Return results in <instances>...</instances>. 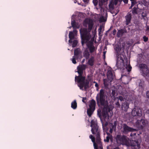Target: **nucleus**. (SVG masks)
<instances>
[{
  "mask_svg": "<svg viewBox=\"0 0 149 149\" xmlns=\"http://www.w3.org/2000/svg\"><path fill=\"white\" fill-rule=\"evenodd\" d=\"M113 149H119V148H118V147H116V148H114Z\"/></svg>",
  "mask_w": 149,
  "mask_h": 149,
  "instance_id": "680f3d73",
  "label": "nucleus"
},
{
  "mask_svg": "<svg viewBox=\"0 0 149 149\" xmlns=\"http://www.w3.org/2000/svg\"><path fill=\"white\" fill-rule=\"evenodd\" d=\"M116 122H115L114 123V124H112L111 125V129H115L116 128Z\"/></svg>",
  "mask_w": 149,
  "mask_h": 149,
  "instance_id": "473e14b6",
  "label": "nucleus"
},
{
  "mask_svg": "<svg viewBox=\"0 0 149 149\" xmlns=\"http://www.w3.org/2000/svg\"><path fill=\"white\" fill-rule=\"evenodd\" d=\"M94 137L93 136L92 134H91L90 135L89 138L91 139L93 138Z\"/></svg>",
  "mask_w": 149,
  "mask_h": 149,
  "instance_id": "6e6d98bb",
  "label": "nucleus"
},
{
  "mask_svg": "<svg viewBox=\"0 0 149 149\" xmlns=\"http://www.w3.org/2000/svg\"><path fill=\"white\" fill-rule=\"evenodd\" d=\"M96 102L94 99H92L89 105V108L87 109V115L91 117L93 114L95 109Z\"/></svg>",
  "mask_w": 149,
  "mask_h": 149,
  "instance_id": "6e6552de",
  "label": "nucleus"
},
{
  "mask_svg": "<svg viewBox=\"0 0 149 149\" xmlns=\"http://www.w3.org/2000/svg\"><path fill=\"white\" fill-rule=\"evenodd\" d=\"M78 43V41L76 40H73L72 42V47H75L76 46Z\"/></svg>",
  "mask_w": 149,
  "mask_h": 149,
  "instance_id": "7c9ffc66",
  "label": "nucleus"
},
{
  "mask_svg": "<svg viewBox=\"0 0 149 149\" xmlns=\"http://www.w3.org/2000/svg\"><path fill=\"white\" fill-rule=\"evenodd\" d=\"M131 1H134L135 0H130Z\"/></svg>",
  "mask_w": 149,
  "mask_h": 149,
  "instance_id": "774afa93",
  "label": "nucleus"
},
{
  "mask_svg": "<svg viewBox=\"0 0 149 149\" xmlns=\"http://www.w3.org/2000/svg\"><path fill=\"white\" fill-rule=\"evenodd\" d=\"M78 58H77L75 56H73L72 58V62L74 64H76L77 63L76 61V59H78Z\"/></svg>",
  "mask_w": 149,
  "mask_h": 149,
  "instance_id": "2f4dec72",
  "label": "nucleus"
},
{
  "mask_svg": "<svg viewBox=\"0 0 149 149\" xmlns=\"http://www.w3.org/2000/svg\"><path fill=\"white\" fill-rule=\"evenodd\" d=\"M143 54L144 53H141L138 54V55L139 57H141L142 56H143Z\"/></svg>",
  "mask_w": 149,
  "mask_h": 149,
  "instance_id": "09e8293b",
  "label": "nucleus"
},
{
  "mask_svg": "<svg viewBox=\"0 0 149 149\" xmlns=\"http://www.w3.org/2000/svg\"><path fill=\"white\" fill-rule=\"evenodd\" d=\"M126 32L125 30L121 29L118 30L117 32V36L118 38L122 36L124 33Z\"/></svg>",
  "mask_w": 149,
  "mask_h": 149,
  "instance_id": "412c9836",
  "label": "nucleus"
},
{
  "mask_svg": "<svg viewBox=\"0 0 149 149\" xmlns=\"http://www.w3.org/2000/svg\"><path fill=\"white\" fill-rule=\"evenodd\" d=\"M86 97H83L82 98V101L84 103H86V102L84 100H86Z\"/></svg>",
  "mask_w": 149,
  "mask_h": 149,
  "instance_id": "49530a36",
  "label": "nucleus"
},
{
  "mask_svg": "<svg viewBox=\"0 0 149 149\" xmlns=\"http://www.w3.org/2000/svg\"><path fill=\"white\" fill-rule=\"evenodd\" d=\"M93 2L94 5V6H96L97 5L98 1L97 0H93Z\"/></svg>",
  "mask_w": 149,
  "mask_h": 149,
  "instance_id": "e433bc0d",
  "label": "nucleus"
},
{
  "mask_svg": "<svg viewBox=\"0 0 149 149\" xmlns=\"http://www.w3.org/2000/svg\"><path fill=\"white\" fill-rule=\"evenodd\" d=\"M127 71L128 72H130L132 69V67L130 66H129L128 67H127Z\"/></svg>",
  "mask_w": 149,
  "mask_h": 149,
  "instance_id": "37998d69",
  "label": "nucleus"
},
{
  "mask_svg": "<svg viewBox=\"0 0 149 149\" xmlns=\"http://www.w3.org/2000/svg\"><path fill=\"white\" fill-rule=\"evenodd\" d=\"M112 27V26H111L110 28L107 31V32H109V31H110V30H111V28Z\"/></svg>",
  "mask_w": 149,
  "mask_h": 149,
  "instance_id": "bf43d9fd",
  "label": "nucleus"
},
{
  "mask_svg": "<svg viewBox=\"0 0 149 149\" xmlns=\"http://www.w3.org/2000/svg\"><path fill=\"white\" fill-rule=\"evenodd\" d=\"M147 14L146 12H143L141 14V16L144 19H145V17H146Z\"/></svg>",
  "mask_w": 149,
  "mask_h": 149,
  "instance_id": "f704fd0d",
  "label": "nucleus"
},
{
  "mask_svg": "<svg viewBox=\"0 0 149 149\" xmlns=\"http://www.w3.org/2000/svg\"><path fill=\"white\" fill-rule=\"evenodd\" d=\"M123 133L127 134L130 132H134L138 130L137 129L131 128L128 126L126 124H123Z\"/></svg>",
  "mask_w": 149,
  "mask_h": 149,
  "instance_id": "9d476101",
  "label": "nucleus"
},
{
  "mask_svg": "<svg viewBox=\"0 0 149 149\" xmlns=\"http://www.w3.org/2000/svg\"><path fill=\"white\" fill-rule=\"evenodd\" d=\"M86 65L85 64H82L78 66L77 67L84 71V70L86 69Z\"/></svg>",
  "mask_w": 149,
  "mask_h": 149,
  "instance_id": "bb28decb",
  "label": "nucleus"
},
{
  "mask_svg": "<svg viewBox=\"0 0 149 149\" xmlns=\"http://www.w3.org/2000/svg\"><path fill=\"white\" fill-rule=\"evenodd\" d=\"M102 29V26H100V27L99 29H98V31L99 32V35L100 34V32L101 31V30Z\"/></svg>",
  "mask_w": 149,
  "mask_h": 149,
  "instance_id": "a18cd8bd",
  "label": "nucleus"
},
{
  "mask_svg": "<svg viewBox=\"0 0 149 149\" xmlns=\"http://www.w3.org/2000/svg\"><path fill=\"white\" fill-rule=\"evenodd\" d=\"M117 143L119 145H127L129 143V139L125 135L117 134L114 138Z\"/></svg>",
  "mask_w": 149,
  "mask_h": 149,
  "instance_id": "39448f33",
  "label": "nucleus"
},
{
  "mask_svg": "<svg viewBox=\"0 0 149 149\" xmlns=\"http://www.w3.org/2000/svg\"><path fill=\"white\" fill-rule=\"evenodd\" d=\"M107 77L108 78V79L110 80L111 81L113 79V74H112L111 75H110V76H107Z\"/></svg>",
  "mask_w": 149,
  "mask_h": 149,
  "instance_id": "72a5a7b5",
  "label": "nucleus"
},
{
  "mask_svg": "<svg viewBox=\"0 0 149 149\" xmlns=\"http://www.w3.org/2000/svg\"><path fill=\"white\" fill-rule=\"evenodd\" d=\"M94 58L93 56H92L88 60L87 64L91 66H93L94 65Z\"/></svg>",
  "mask_w": 149,
  "mask_h": 149,
  "instance_id": "4be33fe9",
  "label": "nucleus"
},
{
  "mask_svg": "<svg viewBox=\"0 0 149 149\" xmlns=\"http://www.w3.org/2000/svg\"><path fill=\"white\" fill-rule=\"evenodd\" d=\"M116 95V92L114 90H112L110 96L112 99H114Z\"/></svg>",
  "mask_w": 149,
  "mask_h": 149,
  "instance_id": "c85d7f7f",
  "label": "nucleus"
},
{
  "mask_svg": "<svg viewBox=\"0 0 149 149\" xmlns=\"http://www.w3.org/2000/svg\"><path fill=\"white\" fill-rule=\"evenodd\" d=\"M132 13L133 14H136L138 13L137 12V8L136 7H134L132 10Z\"/></svg>",
  "mask_w": 149,
  "mask_h": 149,
  "instance_id": "c756f323",
  "label": "nucleus"
},
{
  "mask_svg": "<svg viewBox=\"0 0 149 149\" xmlns=\"http://www.w3.org/2000/svg\"><path fill=\"white\" fill-rule=\"evenodd\" d=\"M132 115L134 116H141L142 115L141 109L139 107L136 106L132 112Z\"/></svg>",
  "mask_w": 149,
  "mask_h": 149,
  "instance_id": "f8f14e48",
  "label": "nucleus"
},
{
  "mask_svg": "<svg viewBox=\"0 0 149 149\" xmlns=\"http://www.w3.org/2000/svg\"><path fill=\"white\" fill-rule=\"evenodd\" d=\"M91 139V141H92V142L93 143V146H94V148L95 149H98V148H99V149H103L102 145V148L101 149L100 148V145H98V143L97 142V141H96V143L95 142V137H94L93 138Z\"/></svg>",
  "mask_w": 149,
  "mask_h": 149,
  "instance_id": "aec40b11",
  "label": "nucleus"
},
{
  "mask_svg": "<svg viewBox=\"0 0 149 149\" xmlns=\"http://www.w3.org/2000/svg\"><path fill=\"white\" fill-rule=\"evenodd\" d=\"M77 72L79 75L76 76L75 77V82H78L81 81L83 83L85 79V77L82 76L83 71L78 67H77Z\"/></svg>",
  "mask_w": 149,
  "mask_h": 149,
  "instance_id": "1a4fd4ad",
  "label": "nucleus"
},
{
  "mask_svg": "<svg viewBox=\"0 0 149 149\" xmlns=\"http://www.w3.org/2000/svg\"><path fill=\"white\" fill-rule=\"evenodd\" d=\"M77 104L76 100L72 101L71 104V107L74 109H76L77 108Z\"/></svg>",
  "mask_w": 149,
  "mask_h": 149,
  "instance_id": "393cba45",
  "label": "nucleus"
},
{
  "mask_svg": "<svg viewBox=\"0 0 149 149\" xmlns=\"http://www.w3.org/2000/svg\"><path fill=\"white\" fill-rule=\"evenodd\" d=\"M118 98L119 100H120V101H122L123 100V98L122 96H119L118 97Z\"/></svg>",
  "mask_w": 149,
  "mask_h": 149,
  "instance_id": "ea45409f",
  "label": "nucleus"
},
{
  "mask_svg": "<svg viewBox=\"0 0 149 149\" xmlns=\"http://www.w3.org/2000/svg\"><path fill=\"white\" fill-rule=\"evenodd\" d=\"M85 61V59H84V58L81 61V63H83Z\"/></svg>",
  "mask_w": 149,
  "mask_h": 149,
  "instance_id": "13d9d810",
  "label": "nucleus"
},
{
  "mask_svg": "<svg viewBox=\"0 0 149 149\" xmlns=\"http://www.w3.org/2000/svg\"><path fill=\"white\" fill-rule=\"evenodd\" d=\"M124 56L120 55V57H117L116 66L118 68H122L123 65L124 58Z\"/></svg>",
  "mask_w": 149,
  "mask_h": 149,
  "instance_id": "9b49d317",
  "label": "nucleus"
},
{
  "mask_svg": "<svg viewBox=\"0 0 149 149\" xmlns=\"http://www.w3.org/2000/svg\"><path fill=\"white\" fill-rule=\"evenodd\" d=\"M94 23L92 20L90 19H86L84 21L83 25L84 27H87L88 25V30L85 28H81L80 30V33L81 38V44L82 45L84 44L89 40L91 36L89 32L92 30L94 25Z\"/></svg>",
  "mask_w": 149,
  "mask_h": 149,
  "instance_id": "f257e3e1",
  "label": "nucleus"
},
{
  "mask_svg": "<svg viewBox=\"0 0 149 149\" xmlns=\"http://www.w3.org/2000/svg\"><path fill=\"white\" fill-rule=\"evenodd\" d=\"M104 2V0H99V5L101 10L102 9V6Z\"/></svg>",
  "mask_w": 149,
  "mask_h": 149,
  "instance_id": "cd10ccee",
  "label": "nucleus"
},
{
  "mask_svg": "<svg viewBox=\"0 0 149 149\" xmlns=\"http://www.w3.org/2000/svg\"><path fill=\"white\" fill-rule=\"evenodd\" d=\"M95 86L97 88V90H98L99 85L97 83H96L95 84Z\"/></svg>",
  "mask_w": 149,
  "mask_h": 149,
  "instance_id": "864d4df0",
  "label": "nucleus"
},
{
  "mask_svg": "<svg viewBox=\"0 0 149 149\" xmlns=\"http://www.w3.org/2000/svg\"><path fill=\"white\" fill-rule=\"evenodd\" d=\"M113 73H112V72L111 71H110V70H109L108 72V73H107V76H110V75H111L112 74H113Z\"/></svg>",
  "mask_w": 149,
  "mask_h": 149,
  "instance_id": "58836bf2",
  "label": "nucleus"
},
{
  "mask_svg": "<svg viewBox=\"0 0 149 149\" xmlns=\"http://www.w3.org/2000/svg\"><path fill=\"white\" fill-rule=\"evenodd\" d=\"M113 129H111V128H110V130H109V132L110 133V134H111V133L113 132Z\"/></svg>",
  "mask_w": 149,
  "mask_h": 149,
  "instance_id": "5fc2aeb1",
  "label": "nucleus"
},
{
  "mask_svg": "<svg viewBox=\"0 0 149 149\" xmlns=\"http://www.w3.org/2000/svg\"><path fill=\"white\" fill-rule=\"evenodd\" d=\"M131 146H139L138 142L136 140H132L131 142Z\"/></svg>",
  "mask_w": 149,
  "mask_h": 149,
  "instance_id": "a878e982",
  "label": "nucleus"
},
{
  "mask_svg": "<svg viewBox=\"0 0 149 149\" xmlns=\"http://www.w3.org/2000/svg\"><path fill=\"white\" fill-rule=\"evenodd\" d=\"M91 77L89 75L87 76V79H85H85L83 83L81 81L78 82V87L81 90H83V88L84 87L85 90H86L89 88V81H91Z\"/></svg>",
  "mask_w": 149,
  "mask_h": 149,
  "instance_id": "423d86ee",
  "label": "nucleus"
},
{
  "mask_svg": "<svg viewBox=\"0 0 149 149\" xmlns=\"http://www.w3.org/2000/svg\"><path fill=\"white\" fill-rule=\"evenodd\" d=\"M132 19V14L131 13H128L125 17L126 19V24L128 25L131 22Z\"/></svg>",
  "mask_w": 149,
  "mask_h": 149,
  "instance_id": "f3484780",
  "label": "nucleus"
},
{
  "mask_svg": "<svg viewBox=\"0 0 149 149\" xmlns=\"http://www.w3.org/2000/svg\"><path fill=\"white\" fill-rule=\"evenodd\" d=\"M139 68L141 75L144 77H148L149 74V70L147 65L144 63L139 65Z\"/></svg>",
  "mask_w": 149,
  "mask_h": 149,
  "instance_id": "0eeeda50",
  "label": "nucleus"
},
{
  "mask_svg": "<svg viewBox=\"0 0 149 149\" xmlns=\"http://www.w3.org/2000/svg\"><path fill=\"white\" fill-rule=\"evenodd\" d=\"M83 1L84 3H88L89 1V0H83Z\"/></svg>",
  "mask_w": 149,
  "mask_h": 149,
  "instance_id": "8fccbe9b",
  "label": "nucleus"
},
{
  "mask_svg": "<svg viewBox=\"0 0 149 149\" xmlns=\"http://www.w3.org/2000/svg\"><path fill=\"white\" fill-rule=\"evenodd\" d=\"M105 92L106 91L104 89L102 88L97 95L95 98L96 100L97 104L98 106H104L106 104V95Z\"/></svg>",
  "mask_w": 149,
  "mask_h": 149,
  "instance_id": "20e7f679",
  "label": "nucleus"
},
{
  "mask_svg": "<svg viewBox=\"0 0 149 149\" xmlns=\"http://www.w3.org/2000/svg\"><path fill=\"white\" fill-rule=\"evenodd\" d=\"M103 82H104V84L105 86L108 85V80L107 79H103Z\"/></svg>",
  "mask_w": 149,
  "mask_h": 149,
  "instance_id": "c9c22d12",
  "label": "nucleus"
},
{
  "mask_svg": "<svg viewBox=\"0 0 149 149\" xmlns=\"http://www.w3.org/2000/svg\"><path fill=\"white\" fill-rule=\"evenodd\" d=\"M116 105L118 106H120V104L118 101L117 102H116Z\"/></svg>",
  "mask_w": 149,
  "mask_h": 149,
  "instance_id": "4d7b16f0",
  "label": "nucleus"
},
{
  "mask_svg": "<svg viewBox=\"0 0 149 149\" xmlns=\"http://www.w3.org/2000/svg\"><path fill=\"white\" fill-rule=\"evenodd\" d=\"M105 52H104V53H103V56H104V58H105Z\"/></svg>",
  "mask_w": 149,
  "mask_h": 149,
  "instance_id": "052dcab7",
  "label": "nucleus"
},
{
  "mask_svg": "<svg viewBox=\"0 0 149 149\" xmlns=\"http://www.w3.org/2000/svg\"><path fill=\"white\" fill-rule=\"evenodd\" d=\"M146 124V121L143 119L140 120H137L136 123L135 125L136 127L139 129H142L143 128V127L145 126Z\"/></svg>",
  "mask_w": 149,
  "mask_h": 149,
  "instance_id": "ddd939ff",
  "label": "nucleus"
},
{
  "mask_svg": "<svg viewBox=\"0 0 149 149\" xmlns=\"http://www.w3.org/2000/svg\"><path fill=\"white\" fill-rule=\"evenodd\" d=\"M106 134L107 136L106 139H104V141L105 142L108 143L109 140H110L112 142L113 141V137L112 135L110 133L107 132H106Z\"/></svg>",
  "mask_w": 149,
  "mask_h": 149,
  "instance_id": "dca6fc26",
  "label": "nucleus"
},
{
  "mask_svg": "<svg viewBox=\"0 0 149 149\" xmlns=\"http://www.w3.org/2000/svg\"><path fill=\"white\" fill-rule=\"evenodd\" d=\"M116 30L115 29L113 31L112 33L113 35H114L116 34Z\"/></svg>",
  "mask_w": 149,
  "mask_h": 149,
  "instance_id": "de8ad7c7",
  "label": "nucleus"
},
{
  "mask_svg": "<svg viewBox=\"0 0 149 149\" xmlns=\"http://www.w3.org/2000/svg\"><path fill=\"white\" fill-rule=\"evenodd\" d=\"M133 135H132V133H131L130 134V136H132Z\"/></svg>",
  "mask_w": 149,
  "mask_h": 149,
  "instance_id": "69168bd1",
  "label": "nucleus"
},
{
  "mask_svg": "<svg viewBox=\"0 0 149 149\" xmlns=\"http://www.w3.org/2000/svg\"><path fill=\"white\" fill-rule=\"evenodd\" d=\"M125 3H127L128 0H122Z\"/></svg>",
  "mask_w": 149,
  "mask_h": 149,
  "instance_id": "603ef678",
  "label": "nucleus"
},
{
  "mask_svg": "<svg viewBox=\"0 0 149 149\" xmlns=\"http://www.w3.org/2000/svg\"><path fill=\"white\" fill-rule=\"evenodd\" d=\"M133 135H136V133H133Z\"/></svg>",
  "mask_w": 149,
  "mask_h": 149,
  "instance_id": "0e129e2a",
  "label": "nucleus"
},
{
  "mask_svg": "<svg viewBox=\"0 0 149 149\" xmlns=\"http://www.w3.org/2000/svg\"><path fill=\"white\" fill-rule=\"evenodd\" d=\"M77 31L76 29H74L72 31H70L69 34V37L70 40L69 42L72 43V40L74 39L75 35L77 34Z\"/></svg>",
  "mask_w": 149,
  "mask_h": 149,
  "instance_id": "4468645a",
  "label": "nucleus"
},
{
  "mask_svg": "<svg viewBox=\"0 0 149 149\" xmlns=\"http://www.w3.org/2000/svg\"><path fill=\"white\" fill-rule=\"evenodd\" d=\"M108 123L107 122H106L104 124H103V123H102V125L103 127V128L104 127H106L108 125Z\"/></svg>",
  "mask_w": 149,
  "mask_h": 149,
  "instance_id": "79ce46f5",
  "label": "nucleus"
},
{
  "mask_svg": "<svg viewBox=\"0 0 149 149\" xmlns=\"http://www.w3.org/2000/svg\"><path fill=\"white\" fill-rule=\"evenodd\" d=\"M129 103L126 101L123 103L122 104L121 107L122 109L125 111H126L129 108Z\"/></svg>",
  "mask_w": 149,
  "mask_h": 149,
  "instance_id": "a211bd4d",
  "label": "nucleus"
},
{
  "mask_svg": "<svg viewBox=\"0 0 149 149\" xmlns=\"http://www.w3.org/2000/svg\"><path fill=\"white\" fill-rule=\"evenodd\" d=\"M71 24L72 27L73 29H78L79 28V27L77 26V23L76 22L75 20H72Z\"/></svg>",
  "mask_w": 149,
  "mask_h": 149,
  "instance_id": "b1692460",
  "label": "nucleus"
},
{
  "mask_svg": "<svg viewBox=\"0 0 149 149\" xmlns=\"http://www.w3.org/2000/svg\"><path fill=\"white\" fill-rule=\"evenodd\" d=\"M136 3V2L135 1H131V7H132V6H134Z\"/></svg>",
  "mask_w": 149,
  "mask_h": 149,
  "instance_id": "a19ab883",
  "label": "nucleus"
},
{
  "mask_svg": "<svg viewBox=\"0 0 149 149\" xmlns=\"http://www.w3.org/2000/svg\"><path fill=\"white\" fill-rule=\"evenodd\" d=\"M97 114L100 119L103 117L105 121H108L109 117L112 116V111L109 106L104 107L101 112L100 110H98Z\"/></svg>",
  "mask_w": 149,
  "mask_h": 149,
  "instance_id": "7ed1b4c3",
  "label": "nucleus"
},
{
  "mask_svg": "<svg viewBox=\"0 0 149 149\" xmlns=\"http://www.w3.org/2000/svg\"><path fill=\"white\" fill-rule=\"evenodd\" d=\"M143 40L145 42H146L148 41V38L146 36H144L143 37Z\"/></svg>",
  "mask_w": 149,
  "mask_h": 149,
  "instance_id": "4c0bfd02",
  "label": "nucleus"
},
{
  "mask_svg": "<svg viewBox=\"0 0 149 149\" xmlns=\"http://www.w3.org/2000/svg\"><path fill=\"white\" fill-rule=\"evenodd\" d=\"M81 53L80 50L79 48L75 49L74 51V56L77 58H78L80 56Z\"/></svg>",
  "mask_w": 149,
  "mask_h": 149,
  "instance_id": "6ab92c4d",
  "label": "nucleus"
},
{
  "mask_svg": "<svg viewBox=\"0 0 149 149\" xmlns=\"http://www.w3.org/2000/svg\"><path fill=\"white\" fill-rule=\"evenodd\" d=\"M83 56L86 59H89L90 56V54L87 50H85L84 52H83Z\"/></svg>",
  "mask_w": 149,
  "mask_h": 149,
  "instance_id": "5701e85b",
  "label": "nucleus"
},
{
  "mask_svg": "<svg viewBox=\"0 0 149 149\" xmlns=\"http://www.w3.org/2000/svg\"><path fill=\"white\" fill-rule=\"evenodd\" d=\"M86 45L88 48L89 49L90 52L91 53H92L96 50V49L94 47L93 42H92L90 41L87 43Z\"/></svg>",
  "mask_w": 149,
  "mask_h": 149,
  "instance_id": "2eb2a0df",
  "label": "nucleus"
},
{
  "mask_svg": "<svg viewBox=\"0 0 149 149\" xmlns=\"http://www.w3.org/2000/svg\"><path fill=\"white\" fill-rule=\"evenodd\" d=\"M147 112L148 114H149V109L147 111Z\"/></svg>",
  "mask_w": 149,
  "mask_h": 149,
  "instance_id": "e2e57ef3",
  "label": "nucleus"
},
{
  "mask_svg": "<svg viewBox=\"0 0 149 149\" xmlns=\"http://www.w3.org/2000/svg\"><path fill=\"white\" fill-rule=\"evenodd\" d=\"M91 131L93 134L95 135L97 142L100 145V148L101 149L102 143L100 137V131L97 122L93 120H92L91 121Z\"/></svg>",
  "mask_w": 149,
  "mask_h": 149,
  "instance_id": "f03ea898",
  "label": "nucleus"
},
{
  "mask_svg": "<svg viewBox=\"0 0 149 149\" xmlns=\"http://www.w3.org/2000/svg\"><path fill=\"white\" fill-rule=\"evenodd\" d=\"M93 83H95V84H96V83H97V82H96L95 81H94L93 82Z\"/></svg>",
  "mask_w": 149,
  "mask_h": 149,
  "instance_id": "338daca9",
  "label": "nucleus"
},
{
  "mask_svg": "<svg viewBox=\"0 0 149 149\" xmlns=\"http://www.w3.org/2000/svg\"><path fill=\"white\" fill-rule=\"evenodd\" d=\"M100 21L102 22H104L105 21L103 17L101 18L100 19Z\"/></svg>",
  "mask_w": 149,
  "mask_h": 149,
  "instance_id": "3c124183",
  "label": "nucleus"
},
{
  "mask_svg": "<svg viewBox=\"0 0 149 149\" xmlns=\"http://www.w3.org/2000/svg\"><path fill=\"white\" fill-rule=\"evenodd\" d=\"M147 98L149 99V91H148L146 92Z\"/></svg>",
  "mask_w": 149,
  "mask_h": 149,
  "instance_id": "c03bdc74",
  "label": "nucleus"
}]
</instances>
